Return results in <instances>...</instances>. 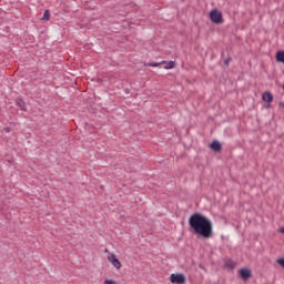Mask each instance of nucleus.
<instances>
[{
	"label": "nucleus",
	"instance_id": "nucleus-4",
	"mask_svg": "<svg viewBox=\"0 0 284 284\" xmlns=\"http://www.w3.org/2000/svg\"><path fill=\"white\" fill-rule=\"evenodd\" d=\"M239 273L243 281H250V278H252V270L250 268H242Z\"/></svg>",
	"mask_w": 284,
	"mask_h": 284
},
{
	"label": "nucleus",
	"instance_id": "nucleus-10",
	"mask_svg": "<svg viewBox=\"0 0 284 284\" xmlns=\"http://www.w3.org/2000/svg\"><path fill=\"white\" fill-rule=\"evenodd\" d=\"M17 105L18 108H20V110H23V112H26V101H23L22 99H18L17 100Z\"/></svg>",
	"mask_w": 284,
	"mask_h": 284
},
{
	"label": "nucleus",
	"instance_id": "nucleus-1",
	"mask_svg": "<svg viewBox=\"0 0 284 284\" xmlns=\"http://www.w3.org/2000/svg\"><path fill=\"white\" fill-rule=\"evenodd\" d=\"M189 225L200 239H212L214 236V224L212 220L201 213L191 215Z\"/></svg>",
	"mask_w": 284,
	"mask_h": 284
},
{
	"label": "nucleus",
	"instance_id": "nucleus-8",
	"mask_svg": "<svg viewBox=\"0 0 284 284\" xmlns=\"http://www.w3.org/2000/svg\"><path fill=\"white\" fill-rule=\"evenodd\" d=\"M225 267H227L229 270H234V267H236V262L232 261V260H226L224 263Z\"/></svg>",
	"mask_w": 284,
	"mask_h": 284
},
{
	"label": "nucleus",
	"instance_id": "nucleus-6",
	"mask_svg": "<svg viewBox=\"0 0 284 284\" xmlns=\"http://www.w3.org/2000/svg\"><path fill=\"white\" fill-rule=\"evenodd\" d=\"M161 63H162V65H164V70H172V69L176 68V62H174V61H169V62L162 61Z\"/></svg>",
	"mask_w": 284,
	"mask_h": 284
},
{
	"label": "nucleus",
	"instance_id": "nucleus-2",
	"mask_svg": "<svg viewBox=\"0 0 284 284\" xmlns=\"http://www.w3.org/2000/svg\"><path fill=\"white\" fill-rule=\"evenodd\" d=\"M210 19L213 23H223V13L216 9H213L210 13Z\"/></svg>",
	"mask_w": 284,
	"mask_h": 284
},
{
	"label": "nucleus",
	"instance_id": "nucleus-5",
	"mask_svg": "<svg viewBox=\"0 0 284 284\" xmlns=\"http://www.w3.org/2000/svg\"><path fill=\"white\" fill-rule=\"evenodd\" d=\"M262 100L265 101V103H272L274 101V95L272 92H264L262 95Z\"/></svg>",
	"mask_w": 284,
	"mask_h": 284
},
{
	"label": "nucleus",
	"instance_id": "nucleus-11",
	"mask_svg": "<svg viewBox=\"0 0 284 284\" xmlns=\"http://www.w3.org/2000/svg\"><path fill=\"white\" fill-rule=\"evenodd\" d=\"M41 21H50V10H45Z\"/></svg>",
	"mask_w": 284,
	"mask_h": 284
},
{
	"label": "nucleus",
	"instance_id": "nucleus-18",
	"mask_svg": "<svg viewBox=\"0 0 284 284\" xmlns=\"http://www.w3.org/2000/svg\"><path fill=\"white\" fill-rule=\"evenodd\" d=\"M105 254H110V251L108 248L104 250Z\"/></svg>",
	"mask_w": 284,
	"mask_h": 284
},
{
	"label": "nucleus",
	"instance_id": "nucleus-14",
	"mask_svg": "<svg viewBox=\"0 0 284 284\" xmlns=\"http://www.w3.org/2000/svg\"><path fill=\"white\" fill-rule=\"evenodd\" d=\"M185 283V275L179 274V284Z\"/></svg>",
	"mask_w": 284,
	"mask_h": 284
},
{
	"label": "nucleus",
	"instance_id": "nucleus-12",
	"mask_svg": "<svg viewBox=\"0 0 284 284\" xmlns=\"http://www.w3.org/2000/svg\"><path fill=\"white\" fill-rule=\"evenodd\" d=\"M170 281L171 283H179V273L172 274Z\"/></svg>",
	"mask_w": 284,
	"mask_h": 284
},
{
	"label": "nucleus",
	"instance_id": "nucleus-7",
	"mask_svg": "<svg viewBox=\"0 0 284 284\" xmlns=\"http://www.w3.org/2000/svg\"><path fill=\"white\" fill-rule=\"evenodd\" d=\"M210 148L214 152H221V142L214 141V142L211 143Z\"/></svg>",
	"mask_w": 284,
	"mask_h": 284
},
{
	"label": "nucleus",
	"instance_id": "nucleus-3",
	"mask_svg": "<svg viewBox=\"0 0 284 284\" xmlns=\"http://www.w3.org/2000/svg\"><path fill=\"white\" fill-rule=\"evenodd\" d=\"M106 258L115 270H121V261L116 258V255L114 253H108Z\"/></svg>",
	"mask_w": 284,
	"mask_h": 284
},
{
	"label": "nucleus",
	"instance_id": "nucleus-16",
	"mask_svg": "<svg viewBox=\"0 0 284 284\" xmlns=\"http://www.w3.org/2000/svg\"><path fill=\"white\" fill-rule=\"evenodd\" d=\"M104 284H116L114 280H105Z\"/></svg>",
	"mask_w": 284,
	"mask_h": 284
},
{
	"label": "nucleus",
	"instance_id": "nucleus-17",
	"mask_svg": "<svg viewBox=\"0 0 284 284\" xmlns=\"http://www.w3.org/2000/svg\"><path fill=\"white\" fill-rule=\"evenodd\" d=\"M280 234H284V226L278 230Z\"/></svg>",
	"mask_w": 284,
	"mask_h": 284
},
{
	"label": "nucleus",
	"instance_id": "nucleus-9",
	"mask_svg": "<svg viewBox=\"0 0 284 284\" xmlns=\"http://www.w3.org/2000/svg\"><path fill=\"white\" fill-rule=\"evenodd\" d=\"M276 61L277 63H284V51H277Z\"/></svg>",
	"mask_w": 284,
	"mask_h": 284
},
{
	"label": "nucleus",
	"instance_id": "nucleus-13",
	"mask_svg": "<svg viewBox=\"0 0 284 284\" xmlns=\"http://www.w3.org/2000/svg\"><path fill=\"white\" fill-rule=\"evenodd\" d=\"M149 68H159V65H162V63L160 62H151V63H148Z\"/></svg>",
	"mask_w": 284,
	"mask_h": 284
},
{
	"label": "nucleus",
	"instance_id": "nucleus-15",
	"mask_svg": "<svg viewBox=\"0 0 284 284\" xmlns=\"http://www.w3.org/2000/svg\"><path fill=\"white\" fill-rule=\"evenodd\" d=\"M277 264L284 268V257L277 260Z\"/></svg>",
	"mask_w": 284,
	"mask_h": 284
}]
</instances>
